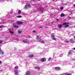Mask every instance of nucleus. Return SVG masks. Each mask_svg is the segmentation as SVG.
<instances>
[{"mask_svg": "<svg viewBox=\"0 0 75 75\" xmlns=\"http://www.w3.org/2000/svg\"><path fill=\"white\" fill-rule=\"evenodd\" d=\"M42 10V8H38L37 9V10H39V11H41V10Z\"/></svg>", "mask_w": 75, "mask_h": 75, "instance_id": "ddd939ff", "label": "nucleus"}, {"mask_svg": "<svg viewBox=\"0 0 75 75\" xmlns=\"http://www.w3.org/2000/svg\"><path fill=\"white\" fill-rule=\"evenodd\" d=\"M35 69H38V70H39L40 69V67H35Z\"/></svg>", "mask_w": 75, "mask_h": 75, "instance_id": "f8f14e48", "label": "nucleus"}, {"mask_svg": "<svg viewBox=\"0 0 75 75\" xmlns=\"http://www.w3.org/2000/svg\"><path fill=\"white\" fill-rule=\"evenodd\" d=\"M15 25H16L15 23H13V26L14 28H18V25L16 26Z\"/></svg>", "mask_w": 75, "mask_h": 75, "instance_id": "0eeeda50", "label": "nucleus"}, {"mask_svg": "<svg viewBox=\"0 0 75 75\" xmlns=\"http://www.w3.org/2000/svg\"><path fill=\"white\" fill-rule=\"evenodd\" d=\"M1 0V1H3V0Z\"/></svg>", "mask_w": 75, "mask_h": 75, "instance_id": "37998d69", "label": "nucleus"}, {"mask_svg": "<svg viewBox=\"0 0 75 75\" xmlns=\"http://www.w3.org/2000/svg\"><path fill=\"white\" fill-rule=\"evenodd\" d=\"M65 27H69V25H65Z\"/></svg>", "mask_w": 75, "mask_h": 75, "instance_id": "a878e982", "label": "nucleus"}, {"mask_svg": "<svg viewBox=\"0 0 75 75\" xmlns=\"http://www.w3.org/2000/svg\"><path fill=\"white\" fill-rule=\"evenodd\" d=\"M70 40L72 41V39H71Z\"/></svg>", "mask_w": 75, "mask_h": 75, "instance_id": "4c0bfd02", "label": "nucleus"}, {"mask_svg": "<svg viewBox=\"0 0 75 75\" xmlns=\"http://www.w3.org/2000/svg\"><path fill=\"white\" fill-rule=\"evenodd\" d=\"M17 69H18V67L16 66L15 68L14 72L15 75H18V70H17Z\"/></svg>", "mask_w": 75, "mask_h": 75, "instance_id": "f257e3e1", "label": "nucleus"}, {"mask_svg": "<svg viewBox=\"0 0 75 75\" xmlns=\"http://www.w3.org/2000/svg\"><path fill=\"white\" fill-rule=\"evenodd\" d=\"M22 41L23 42H24V43H27V42H28V41H27V40H23Z\"/></svg>", "mask_w": 75, "mask_h": 75, "instance_id": "f3484780", "label": "nucleus"}, {"mask_svg": "<svg viewBox=\"0 0 75 75\" xmlns=\"http://www.w3.org/2000/svg\"><path fill=\"white\" fill-rule=\"evenodd\" d=\"M55 69H57V70H59V69H60V68L58 67H55Z\"/></svg>", "mask_w": 75, "mask_h": 75, "instance_id": "4468645a", "label": "nucleus"}, {"mask_svg": "<svg viewBox=\"0 0 75 75\" xmlns=\"http://www.w3.org/2000/svg\"><path fill=\"white\" fill-rule=\"evenodd\" d=\"M2 50H1V49L0 48V51H1Z\"/></svg>", "mask_w": 75, "mask_h": 75, "instance_id": "a19ab883", "label": "nucleus"}, {"mask_svg": "<svg viewBox=\"0 0 75 75\" xmlns=\"http://www.w3.org/2000/svg\"><path fill=\"white\" fill-rule=\"evenodd\" d=\"M41 61L42 62H45V61H46V59L45 58H42Z\"/></svg>", "mask_w": 75, "mask_h": 75, "instance_id": "6e6552de", "label": "nucleus"}, {"mask_svg": "<svg viewBox=\"0 0 75 75\" xmlns=\"http://www.w3.org/2000/svg\"><path fill=\"white\" fill-rule=\"evenodd\" d=\"M3 23H2V22H0V24H3Z\"/></svg>", "mask_w": 75, "mask_h": 75, "instance_id": "f704fd0d", "label": "nucleus"}, {"mask_svg": "<svg viewBox=\"0 0 75 75\" xmlns=\"http://www.w3.org/2000/svg\"><path fill=\"white\" fill-rule=\"evenodd\" d=\"M74 42V41H71V42H71V43H73V42Z\"/></svg>", "mask_w": 75, "mask_h": 75, "instance_id": "2f4dec72", "label": "nucleus"}, {"mask_svg": "<svg viewBox=\"0 0 75 75\" xmlns=\"http://www.w3.org/2000/svg\"><path fill=\"white\" fill-rule=\"evenodd\" d=\"M51 57H50L48 59V61H51Z\"/></svg>", "mask_w": 75, "mask_h": 75, "instance_id": "4be33fe9", "label": "nucleus"}, {"mask_svg": "<svg viewBox=\"0 0 75 75\" xmlns=\"http://www.w3.org/2000/svg\"><path fill=\"white\" fill-rule=\"evenodd\" d=\"M30 57H34V55L33 54H30L29 55Z\"/></svg>", "mask_w": 75, "mask_h": 75, "instance_id": "aec40b11", "label": "nucleus"}, {"mask_svg": "<svg viewBox=\"0 0 75 75\" xmlns=\"http://www.w3.org/2000/svg\"><path fill=\"white\" fill-rule=\"evenodd\" d=\"M74 39H75V35L74 36Z\"/></svg>", "mask_w": 75, "mask_h": 75, "instance_id": "c03bdc74", "label": "nucleus"}, {"mask_svg": "<svg viewBox=\"0 0 75 75\" xmlns=\"http://www.w3.org/2000/svg\"><path fill=\"white\" fill-rule=\"evenodd\" d=\"M17 24H19L21 25V24H23V22L21 21H18L17 22Z\"/></svg>", "mask_w": 75, "mask_h": 75, "instance_id": "39448f33", "label": "nucleus"}, {"mask_svg": "<svg viewBox=\"0 0 75 75\" xmlns=\"http://www.w3.org/2000/svg\"><path fill=\"white\" fill-rule=\"evenodd\" d=\"M38 1H40V0H37Z\"/></svg>", "mask_w": 75, "mask_h": 75, "instance_id": "a18cd8bd", "label": "nucleus"}, {"mask_svg": "<svg viewBox=\"0 0 75 75\" xmlns=\"http://www.w3.org/2000/svg\"><path fill=\"white\" fill-rule=\"evenodd\" d=\"M30 7V5L29 4H26V5L25 7V9H28V8H29Z\"/></svg>", "mask_w": 75, "mask_h": 75, "instance_id": "f03ea898", "label": "nucleus"}, {"mask_svg": "<svg viewBox=\"0 0 75 75\" xmlns=\"http://www.w3.org/2000/svg\"><path fill=\"white\" fill-rule=\"evenodd\" d=\"M18 34H21V31L20 30H19L18 31Z\"/></svg>", "mask_w": 75, "mask_h": 75, "instance_id": "412c9836", "label": "nucleus"}, {"mask_svg": "<svg viewBox=\"0 0 75 75\" xmlns=\"http://www.w3.org/2000/svg\"><path fill=\"white\" fill-rule=\"evenodd\" d=\"M2 63V62L1 61H0V65Z\"/></svg>", "mask_w": 75, "mask_h": 75, "instance_id": "c9c22d12", "label": "nucleus"}, {"mask_svg": "<svg viewBox=\"0 0 75 75\" xmlns=\"http://www.w3.org/2000/svg\"><path fill=\"white\" fill-rule=\"evenodd\" d=\"M3 50H1V51H0V54H3Z\"/></svg>", "mask_w": 75, "mask_h": 75, "instance_id": "a211bd4d", "label": "nucleus"}, {"mask_svg": "<svg viewBox=\"0 0 75 75\" xmlns=\"http://www.w3.org/2000/svg\"><path fill=\"white\" fill-rule=\"evenodd\" d=\"M62 56H63V54H61L60 55V57H62Z\"/></svg>", "mask_w": 75, "mask_h": 75, "instance_id": "7c9ffc66", "label": "nucleus"}, {"mask_svg": "<svg viewBox=\"0 0 75 75\" xmlns=\"http://www.w3.org/2000/svg\"><path fill=\"white\" fill-rule=\"evenodd\" d=\"M66 43H68L69 42L68 41H66L65 42Z\"/></svg>", "mask_w": 75, "mask_h": 75, "instance_id": "473e14b6", "label": "nucleus"}, {"mask_svg": "<svg viewBox=\"0 0 75 75\" xmlns=\"http://www.w3.org/2000/svg\"><path fill=\"white\" fill-rule=\"evenodd\" d=\"M37 40L38 41H41V39L40 38L39 36L38 35L37 36Z\"/></svg>", "mask_w": 75, "mask_h": 75, "instance_id": "20e7f679", "label": "nucleus"}, {"mask_svg": "<svg viewBox=\"0 0 75 75\" xmlns=\"http://www.w3.org/2000/svg\"><path fill=\"white\" fill-rule=\"evenodd\" d=\"M61 75H72V74L71 73H69L68 74L67 73H63Z\"/></svg>", "mask_w": 75, "mask_h": 75, "instance_id": "423d86ee", "label": "nucleus"}, {"mask_svg": "<svg viewBox=\"0 0 75 75\" xmlns=\"http://www.w3.org/2000/svg\"><path fill=\"white\" fill-rule=\"evenodd\" d=\"M32 32L33 34H35L36 33H37V31L35 30H33Z\"/></svg>", "mask_w": 75, "mask_h": 75, "instance_id": "6ab92c4d", "label": "nucleus"}, {"mask_svg": "<svg viewBox=\"0 0 75 75\" xmlns=\"http://www.w3.org/2000/svg\"><path fill=\"white\" fill-rule=\"evenodd\" d=\"M60 16L61 17H64V16H65V15L64 14V13H62L60 15Z\"/></svg>", "mask_w": 75, "mask_h": 75, "instance_id": "dca6fc26", "label": "nucleus"}, {"mask_svg": "<svg viewBox=\"0 0 75 75\" xmlns=\"http://www.w3.org/2000/svg\"><path fill=\"white\" fill-rule=\"evenodd\" d=\"M64 9V8L62 7L61 8H60V10H63Z\"/></svg>", "mask_w": 75, "mask_h": 75, "instance_id": "cd10ccee", "label": "nucleus"}, {"mask_svg": "<svg viewBox=\"0 0 75 75\" xmlns=\"http://www.w3.org/2000/svg\"><path fill=\"white\" fill-rule=\"evenodd\" d=\"M67 4H66V3H64L63 4V5L64 6L67 5Z\"/></svg>", "mask_w": 75, "mask_h": 75, "instance_id": "c85d7f7f", "label": "nucleus"}, {"mask_svg": "<svg viewBox=\"0 0 75 75\" xmlns=\"http://www.w3.org/2000/svg\"><path fill=\"white\" fill-rule=\"evenodd\" d=\"M18 14H21V11L20 10L18 11Z\"/></svg>", "mask_w": 75, "mask_h": 75, "instance_id": "5701e85b", "label": "nucleus"}, {"mask_svg": "<svg viewBox=\"0 0 75 75\" xmlns=\"http://www.w3.org/2000/svg\"><path fill=\"white\" fill-rule=\"evenodd\" d=\"M41 43H44V41L43 40H42L41 41Z\"/></svg>", "mask_w": 75, "mask_h": 75, "instance_id": "bb28decb", "label": "nucleus"}, {"mask_svg": "<svg viewBox=\"0 0 75 75\" xmlns=\"http://www.w3.org/2000/svg\"><path fill=\"white\" fill-rule=\"evenodd\" d=\"M58 27L59 28H62V25H58Z\"/></svg>", "mask_w": 75, "mask_h": 75, "instance_id": "9b49d317", "label": "nucleus"}, {"mask_svg": "<svg viewBox=\"0 0 75 75\" xmlns=\"http://www.w3.org/2000/svg\"><path fill=\"white\" fill-rule=\"evenodd\" d=\"M28 37L30 38V35H29L28 36Z\"/></svg>", "mask_w": 75, "mask_h": 75, "instance_id": "58836bf2", "label": "nucleus"}, {"mask_svg": "<svg viewBox=\"0 0 75 75\" xmlns=\"http://www.w3.org/2000/svg\"><path fill=\"white\" fill-rule=\"evenodd\" d=\"M8 30L9 31L10 33L11 34H14V32L10 30V29H9Z\"/></svg>", "mask_w": 75, "mask_h": 75, "instance_id": "1a4fd4ad", "label": "nucleus"}, {"mask_svg": "<svg viewBox=\"0 0 75 75\" xmlns=\"http://www.w3.org/2000/svg\"><path fill=\"white\" fill-rule=\"evenodd\" d=\"M3 41V40H0V44H1Z\"/></svg>", "mask_w": 75, "mask_h": 75, "instance_id": "b1692460", "label": "nucleus"}, {"mask_svg": "<svg viewBox=\"0 0 75 75\" xmlns=\"http://www.w3.org/2000/svg\"><path fill=\"white\" fill-rule=\"evenodd\" d=\"M74 6L75 7V4H74Z\"/></svg>", "mask_w": 75, "mask_h": 75, "instance_id": "79ce46f5", "label": "nucleus"}, {"mask_svg": "<svg viewBox=\"0 0 75 75\" xmlns=\"http://www.w3.org/2000/svg\"><path fill=\"white\" fill-rule=\"evenodd\" d=\"M69 23L68 22H65L63 23V25H66V24H68Z\"/></svg>", "mask_w": 75, "mask_h": 75, "instance_id": "2eb2a0df", "label": "nucleus"}, {"mask_svg": "<svg viewBox=\"0 0 75 75\" xmlns=\"http://www.w3.org/2000/svg\"><path fill=\"white\" fill-rule=\"evenodd\" d=\"M16 41H18V39H16Z\"/></svg>", "mask_w": 75, "mask_h": 75, "instance_id": "e433bc0d", "label": "nucleus"}, {"mask_svg": "<svg viewBox=\"0 0 75 75\" xmlns=\"http://www.w3.org/2000/svg\"><path fill=\"white\" fill-rule=\"evenodd\" d=\"M42 28V27L40 26L39 27V28Z\"/></svg>", "mask_w": 75, "mask_h": 75, "instance_id": "72a5a7b5", "label": "nucleus"}, {"mask_svg": "<svg viewBox=\"0 0 75 75\" xmlns=\"http://www.w3.org/2000/svg\"><path fill=\"white\" fill-rule=\"evenodd\" d=\"M69 55H72V51L71 50H70L69 52Z\"/></svg>", "mask_w": 75, "mask_h": 75, "instance_id": "9d476101", "label": "nucleus"}, {"mask_svg": "<svg viewBox=\"0 0 75 75\" xmlns=\"http://www.w3.org/2000/svg\"><path fill=\"white\" fill-rule=\"evenodd\" d=\"M58 20H59V19H57V21H58Z\"/></svg>", "mask_w": 75, "mask_h": 75, "instance_id": "ea45409f", "label": "nucleus"}, {"mask_svg": "<svg viewBox=\"0 0 75 75\" xmlns=\"http://www.w3.org/2000/svg\"><path fill=\"white\" fill-rule=\"evenodd\" d=\"M3 26L1 25H0V28H3Z\"/></svg>", "mask_w": 75, "mask_h": 75, "instance_id": "c756f323", "label": "nucleus"}, {"mask_svg": "<svg viewBox=\"0 0 75 75\" xmlns=\"http://www.w3.org/2000/svg\"><path fill=\"white\" fill-rule=\"evenodd\" d=\"M52 37L53 40H56V38L55 37V33H53L52 34Z\"/></svg>", "mask_w": 75, "mask_h": 75, "instance_id": "7ed1b4c3", "label": "nucleus"}, {"mask_svg": "<svg viewBox=\"0 0 75 75\" xmlns=\"http://www.w3.org/2000/svg\"><path fill=\"white\" fill-rule=\"evenodd\" d=\"M17 17H18V18H21L22 17V16H17Z\"/></svg>", "mask_w": 75, "mask_h": 75, "instance_id": "393cba45", "label": "nucleus"}, {"mask_svg": "<svg viewBox=\"0 0 75 75\" xmlns=\"http://www.w3.org/2000/svg\"><path fill=\"white\" fill-rule=\"evenodd\" d=\"M53 1H54V0H53Z\"/></svg>", "mask_w": 75, "mask_h": 75, "instance_id": "49530a36", "label": "nucleus"}]
</instances>
